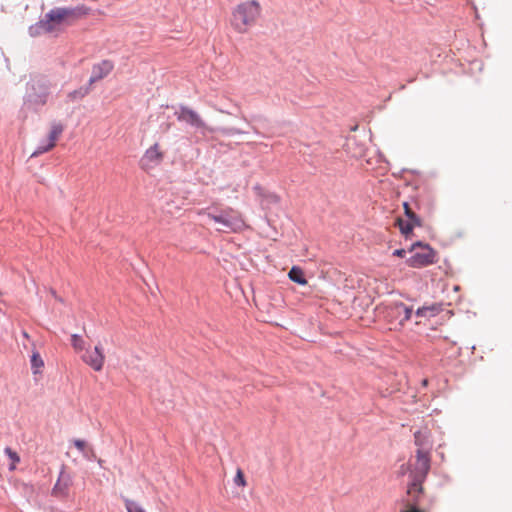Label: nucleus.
Returning <instances> with one entry per match:
<instances>
[{
  "label": "nucleus",
  "mask_w": 512,
  "mask_h": 512,
  "mask_svg": "<svg viewBox=\"0 0 512 512\" xmlns=\"http://www.w3.org/2000/svg\"><path fill=\"white\" fill-rule=\"evenodd\" d=\"M89 8L84 5L76 7H54L42 19L29 27V35L38 37L43 34L57 35L66 26L72 25L79 18L87 15Z\"/></svg>",
  "instance_id": "obj_1"
},
{
  "label": "nucleus",
  "mask_w": 512,
  "mask_h": 512,
  "mask_svg": "<svg viewBox=\"0 0 512 512\" xmlns=\"http://www.w3.org/2000/svg\"><path fill=\"white\" fill-rule=\"evenodd\" d=\"M198 215L207 217L216 225V230L223 233H237L246 228L241 213L232 207L211 205L198 211Z\"/></svg>",
  "instance_id": "obj_2"
},
{
  "label": "nucleus",
  "mask_w": 512,
  "mask_h": 512,
  "mask_svg": "<svg viewBox=\"0 0 512 512\" xmlns=\"http://www.w3.org/2000/svg\"><path fill=\"white\" fill-rule=\"evenodd\" d=\"M261 15V6L256 0H248L236 5L231 13L230 24L240 34L247 33Z\"/></svg>",
  "instance_id": "obj_3"
},
{
  "label": "nucleus",
  "mask_w": 512,
  "mask_h": 512,
  "mask_svg": "<svg viewBox=\"0 0 512 512\" xmlns=\"http://www.w3.org/2000/svg\"><path fill=\"white\" fill-rule=\"evenodd\" d=\"M411 466V483L408 486L407 493L415 499L416 495L422 492V483L430 470V453L417 451L415 462L412 463Z\"/></svg>",
  "instance_id": "obj_4"
},
{
  "label": "nucleus",
  "mask_w": 512,
  "mask_h": 512,
  "mask_svg": "<svg viewBox=\"0 0 512 512\" xmlns=\"http://www.w3.org/2000/svg\"><path fill=\"white\" fill-rule=\"evenodd\" d=\"M175 116L179 122L185 123L195 130L199 131L202 135H206L208 133H213L215 128L210 127L201 117V115L187 107L181 105L179 109L175 112Z\"/></svg>",
  "instance_id": "obj_5"
},
{
  "label": "nucleus",
  "mask_w": 512,
  "mask_h": 512,
  "mask_svg": "<svg viewBox=\"0 0 512 512\" xmlns=\"http://www.w3.org/2000/svg\"><path fill=\"white\" fill-rule=\"evenodd\" d=\"M50 95V83L45 79H34L26 92V103L33 107L44 106Z\"/></svg>",
  "instance_id": "obj_6"
},
{
  "label": "nucleus",
  "mask_w": 512,
  "mask_h": 512,
  "mask_svg": "<svg viewBox=\"0 0 512 512\" xmlns=\"http://www.w3.org/2000/svg\"><path fill=\"white\" fill-rule=\"evenodd\" d=\"M421 247V251L415 252L412 256L407 259V264L413 268H421L433 264L435 260V251L428 245H422L421 242H417L413 247Z\"/></svg>",
  "instance_id": "obj_7"
},
{
  "label": "nucleus",
  "mask_w": 512,
  "mask_h": 512,
  "mask_svg": "<svg viewBox=\"0 0 512 512\" xmlns=\"http://www.w3.org/2000/svg\"><path fill=\"white\" fill-rule=\"evenodd\" d=\"M412 313V308L402 302L391 303L386 308V318L390 322H396V324L400 326H403L405 322L411 319Z\"/></svg>",
  "instance_id": "obj_8"
},
{
  "label": "nucleus",
  "mask_w": 512,
  "mask_h": 512,
  "mask_svg": "<svg viewBox=\"0 0 512 512\" xmlns=\"http://www.w3.org/2000/svg\"><path fill=\"white\" fill-rule=\"evenodd\" d=\"M164 152L159 143L153 144L149 147L140 160V166L148 171L160 165L164 159Z\"/></svg>",
  "instance_id": "obj_9"
},
{
  "label": "nucleus",
  "mask_w": 512,
  "mask_h": 512,
  "mask_svg": "<svg viewBox=\"0 0 512 512\" xmlns=\"http://www.w3.org/2000/svg\"><path fill=\"white\" fill-rule=\"evenodd\" d=\"M82 361L90 366L94 371H101L105 362V355L101 345H96L93 349H86L81 355Z\"/></svg>",
  "instance_id": "obj_10"
},
{
  "label": "nucleus",
  "mask_w": 512,
  "mask_h": 512,
  "mask_svg": "<svg viewBox=\"0 0 512 512\" xmlns=\"http://www.w3.org/2000/svg\"><path fill=\"white\" fill-rule=\"evenodd\" d=\"M403 207L408 220L398 219L397 223L400 232L407 237L415 226H421V220L407 202L403 204Z\"/></svg>",
  "instance_id": "obj_11"
},
{
  "label": "nucleus",
  "mask_w": 512,
  "mask_h": 512,
  "mask_svg": "<svg viewBox=\"0 0 512 512\" xmlns=\"http://www.w3.org/2000/svg\"><path fill=\"white\" fill-rule=\"evenodd\" d=\"M113 68L114 64L110 60H103L100 63L93 65L92 73L89 78V85H92L108 76Z\"/></svg>",
  "instance_id": "obj_12"
},
{
  "label": "nucleus",
  "mask_w": 512,
  "mask_h": 512,
  "mask_svg": "<svg viewBox=\"0 0 512 512\" xmlns=\"http://www.w3.org/2000/svg\"><path fill=\"white\" fill-rule=\"evenodd\" d=\"M442 310H443L442 304L432 303L429 305H424L422 307H419L416 310L415 315L418 318L430 319V318H433V317L437 316L438 314H440L442 312Z\"/></svg>",
  "instance_id": "obj_13"
},
{
  "label": "nucleus",
  "mask_w": 512,
  "mask_h": 512,
  "mask_svg": "<svg viewBox=\"0 0 512 512\" xmlns=\"http://www.w3.org/2000/svg\"><path fill=\"white\" fill-rule=\"evenodd\" d=\"M415 445L418 447L417 451L429 452L432 449V441L430 433L427 430L417 431L414 434Z\"/></svg>",
  "instance_id": "obj_14"
},
{
  "label": "nucleus",
  "mask_w": 512,
  "mask_h": 512,
  "mask_svg": "<svg viewBox=\"0 0 512 512\" xmlns=\"http://www.w3.org/2000/svg\"><path fill=\"white\" fill-rule=\"evenodd\" d=\"M70 485V477L65 475L63 471H61L60 476L54 485L53 493L55 495H67L68 487Z\"/></svg>",
  "instance_id": "obj_15"
},
{
  "label": "nucleus",
  "mask_w": 512,
  "mask_h": 512,
  "mask_svg": "<svg viewBox=\"0 0 512 512\" xmlns=\"http://www.w3.org/2000/svg\"><path fill=\"white\" fill-rule=\"evenodd\" d=\"M64 131V126L60 122H53L51 124V130L48 136V142L55 146L57 139L60 137L62 132Z\"/></svg>",
  "instance_id": "obj_16"
},
{
  "label": "nucleus",
  "mask_w": 512,
  "mask_h": 512,
  "mask_svg": "<svg viewBox=\"0 0 512 512\" xmlns=\"http://www.w3.org/2000/svg\"><path fill=\"white\" fill-rule=\"evenodd\" d=\"M31 369L33 374H38L41 370V368L44 366V361L41 358L38 351L35 350V345L33 344V350L31 355Z\"/></svg>",
  "instance_id": "obj_17"
},
{
  "label": "nucleus",
  "mask_w": 512,
  "mask_h": 512,
  "mask_svg": "<svg viewBox=\"0 0 512 512\" xmlns=\"http://www.w3.org/2000/svg\"><path fill=\"white\" fill-rule=\"evenodd\" d=\"M91 85L80 87L68 93L67 98L69 101L74 102L83 99L90 93Z\"/></svg>",
  "instance_id": "obj_18"
},
{
  "label": "nucleus",
  "mask_w": 512,
  "mask_h": 512,
  "mask_svg": "<svg viewBox=\"0 0 512 512\" xmlns=\"http://www.w3.org/2000/svg\"><path fill=\"white\" fill-rule=\"evenodd\" d=\"M291 281L300 284L305 285L307 284V280L305 278V275L301 268L293 266L288 274Z\"/></svg>",
  "instance_id": "obj_19"
},
{
  "label": "nucleus",
  "mask_w": 512,
  "mask_h": 512,
  "mask_svg": "<svg viewBox=\"0 0 512 512\" xmlns=\"http://www.w3.org/2000/svg\"><path fill=\"white\" fill-rule=\"evenodd\" d=\"M4 453L7 455V457L10 460L9 463V470L13 471L16 469L17 464L20 462V457L17 452L12 450L10 447H6L4 449Z\"/></svg>",
  "instance_id": "obj_20"
},
{
  "label": "nucleus",
  "mask_w": 512,
  "mask_h": 512,
  "mask_svg": "<svg viewBox=\"0 0 512 512\" xmlns=\"http://www.w3.org/2000/svg\"><path fill=\"white\" fill-rule=\"evenodd\" d=\"M71 345L77 352L83 351L85 349V341L78 334H73L71 336Z\"/></svg>",
  "instance_id": "obj_21"
},
{
  "label": "nucleus",
  "mask_w": 512,
  "mask_h": 512,
  "mask_svg": "<svg viewBox=\"0 0 512 512\" xmlns=\"http://www.w3.org/2000/svg\"><path fill=\"white\" fill-rule=\"evenodd\" d=\"M217 131L221 133L224 136H233V135H239L243 134L244 131L241 129H238L236 127H221L214 130V132Z\"/></svg>",
  "instance_id": "obj_22"
},
{
  "label": "nucleus",
  "mask_w": 512,
  "mask_h": 512,
  "mask_svg": "<svg viewBox=\"0 0 512 512\" xmlns=\"http://www.w3.org/2000/svg\"><path fill=\"white\" fill-rule=\"evenodd\" d=\"M399 512H423L417 506V501L411 503L410 501L403 502Z\"/></svg>",
  "instance_id": "obj_23"
},
{
  "label": "nucleus",
  "mask_w": 512,
  "mask_h": 512,
  "mask_svg": "<svg viewBox=\"0 0 512 512\" xmlns=\"http://www.w3.org/2000/svg\"><path fill=\"white\" fill-rule=\"evenodd\" d=\"M125 507L128 512H146L143 507L135 501L125 499Z\"/></svg>",
  "instance_id": "obj_24"
},
{
  "label": "nucleus",
  "mask_w": 512,
  "mask_h": 512,
  "mask_svg": "<svg viewBox=\"0 0 512 512\" xmlns=\"http://www.w3.org/2000/svg\"><path fill=\"white\" fill-rule=\"evenodd\" d=\"M52 148H54L53 144H50L47 142L46 144L39 145L36 150L31 154V157H37L45 152L50 151Z\"/></svg>",
  "instance_id": "obj_25"
},
{
  "label": "nucleus",
  "mask_w": 512,
  "mask_h": 512,
  "mask_svg": "<svg viewBox=\"0 0 512 512\" xmlns=\"http://www.w3.org/2000/svg\"><path fill=\"white\" fill-rule=\"evenodd\" d=\"M73 444L82 453L84 457H88V448L84 440L75 439L73 441Z\"/></svg>",
  "instance_id": "obj_26"
},
{
  "label": "nucleus",
  "mask_w": 512,
  "mask_h": 512,
  "mask_svg": "<svg viewBox=\"0 0 512 512\" xmlns=\"http://www.w3.org/2000/svg\"><path fill=\"white\" fill-rule=\"evenodd\" d=\"M234 482L238 486H245L246 482H245V478H244V475L241 470L237 471V474L234 478Z\"/></svg>",
  "instance_id": "obj_27"
},
{
  "label": "nucleus",
  "mask_w": 512,
  "mask_h": 512,
  "mask_svg": "<svg viewBox=\"0 0 512 512\" xmlns=\"http://www.w3.org/2000/svg\"><path fill=\"white\" fill-rule=\"evenodd\" d=\"M405 255H406V250L405 249H396L393 252V256L404 257Z\"/></svg>",
  "instance_id": "obj_28"
},
{
  "label": "nucleus",
  "mask_w": 512,
  "mask_h": 512,
  "mask_svg": "<svg viewBox=\"0 0 512 512\" xmlns=\"http://www.w3.org/2000/svg\"><path fill=\"white\" fill-rule=\"evenodd\" d=\"M88 460L96 459L95 452L92 448H88V457H85Z\"/></svg>",
  "instance_id": "obj_29"
},
{
  "label": "nucleus",
  "mask_w": 512,
  "mask_h": 512,
  "mask_svg": "<svg viewBox=\"0 0 512 512\" xmlns=\"http://www.w3.org/2000/svg\"><path fill=\"white\" fill-rule=\"evenodd\" d=\"M216 110L219 111L220 113H225V114H229V115L234 114L233 111L225 109L224 107H218V108H216Z\"/></svg>",
  "instance_id": "obj_30"
},
{
  "label": "nucleus",
  "mask_w": 512,
  "mask_h": 512,
  "mask_svg": "<svg viewBox=\"0 0 512 512\" xmlns=\"http://www.w3.org/2000/svg\"><path fill=\"white\" fill-rule=\"evenodd\" d=\"M270 199H271V201H272V202H274V203H277V202L279 201V198H278V196H276V195H271V196H270Z\"/></svg>",
  "instance_id": "obj_31"
},
{
  "label": "nucleus",
  "mask_w": 512,
  "mask_h": 512,
  "mask_svg": "<svg viewBox=\"0 0 512 512\" xmlns=\"http://www.w3.org/2000/svg\"><path fill=\"white\" fill-rule=\"evenodd\" d=\"M22 336H23L25 339H27V340H29V339H30L29 334H28L25 330H23V331H22Z\"/></svg>",
  "instance_id": "obj_32"
},
{
  "label": "nucleus",
  "mask_w": 512,
  "mask_h": 512,
  "mask_svg": "<svg viewBox=\"0 0 512 512\" xmlns=\"http://www.w3.org/2000/svg\"><path fill=\"white\" fill-rule=\"evenodd\" d=\"M233 107L235 108L236 111H240V108L237 104H233Z\"/></svg>",
  "instance_id": "obj_33"
},
{
  "label": "nucleus",
  "mask_w": 512,
  "mask_h": 512,
  "mask_svg": "<svg viewBox=\"0 0 512 512\" xmlns=\"http://www.w3.org/2000/svg\"><path fill=\"white\" fill-rule=\"evenodd\" d=\"M98 463L100 466H102L103 461L101 459H98Z\"/></svg>",
  "instance_id": "obj_34"
}]
</instances>
